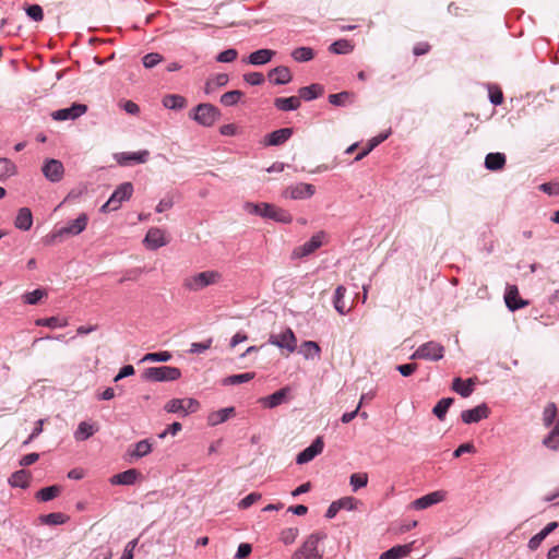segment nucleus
Segmentation results:
<instances>
[{
  "instance_id": "54",
  "label": "nucleus",
  "mask_w": 559,
  "mask_h": 559,
  "mask_svg": "<svg viewBox=\"0 0 559 559\" xmlns=\"http://www.w3.org/2000/svg\"><path fill=\"white\" fill-rule=\"evenodd\" d=\"M44 296L45 292L40 288H37L33 292L24 294L23 301L27 305H36Z\"/></svg>"
},
{
  "instance_id": "27",
  "label": "nucleus",
  "mask_w": 559,
  "mask_h": 559,
  "mask_svg": "<svg viewBox=\"0 0 559 559\" xmlns=\"http://www.w3.org/2000/svg\"><path fill=\"white\" fill-rule=\"evenodd\" d=\"M234 415H235V407L230 406V407L221 408L218 411L212 412L207 416V424L210 426H217L219 424L225 423Z\"/></svg>"
},
{
  "instance_id": "29",
  "label": "nucleus",
  "mask_w": 559,
  "mask_h": 559,
  "mask_svg": "<svg viewBox=\"0 0 559 559\" xmlns=\"http://www.w3.org/2000/svg\"><path fill=\"white\" fill-rule=\"evenodd\" d=\"M506 155L502 153H488L485 157V167L488 170L497 171L504 167Z\"/></svg>"
},
{
  "instance_id": "40",
  "label": "nucleus",
  "mask_w": 559,
  "mask_h": 559,
  "mask_svg": "<svg viewBox=\"0 0 559 559\" xmlns=\"http://www.w3.org/2000/svg\"><path fill=\"white\" fill-rule=\"evenodd\" d=\"M16 174L15 164L9 158L1 157L0 158V181H4L8 178L14 176Z\"/></svg>"
},
{
  "instance_id": "7",
  "label": "nucleus",
  "mask_w": 559,
  "mask_h": 559,
  "mask_svg": "<svg viewBox=\"0 0 559 559\" xmlns=\"http://www.w3.org/2000/svg\"><path fill=\"white\" fill-rule=\"evenodd\" d=\"M219 117V110L209 103L199 104L190 114V118L203 127H212Z\"/></svg>"
},
{
  "instance_id": "6",
  "label": "nucleus",
  "mask_w": 559,
  "mask_h": 559,
  "mask_svg": "<svg viewBox=\"0 0 559 559\" xmlns=\"http://www.w3.org/2000/svg\"><path fill=\"white\" fill-rule=\"evenodd\" d=\"M133 193V186L131 182H123L119 185L112 192L108 201L100 207V212L107 213L120 209L124 201H128Z\"/></svg>"
},
{
  "instance_id": "39",
  "label": "nucleus",
  "mask_w": 559,
  "mask_h": 559,
  "mask_svg": "<svg viewBox=\"0 0 559 559\" xmlns=\"http://www.w3.org/2000/svg\"><path fill=\"white\" fill-rule=\"evenodd\" d=\"M35 324L50 329L64 328L68 325V319H61L59 317L40 318L35 321Z\"/></svg>"
},
{
  "instance_id": "5",
  "label": "nucleus",
  "mask_w": 559,
  "mask_h": 559,
  "mask_svg": "<svg viewBox=\"0 0 559 559\" xmlns=\"http://www.w3.org/2000/svg\"><path fill=\"white\" fill-rule=\"evenodd\" d=\"M180 377V369L171 366L150 367L142 373V379L151 382L176 381Z\"/></svg>"
},
{
  "instance_id": "37",
  "label": "nucleus",
  "mask_w": 559,
  "mask_h": 559,
  "mask_svg": "<svg viewBox=\"0 0 559 559\" xmlns=\"http://www.w3.org/2000/svg\"><path fill=\"white\" fill-rule=\"evenodd\" d=\"M323 93V87L320 84H311L299 88V98L307 102L318 98Z\"/></svg>"
},
{
  "instance_id": "57",
  "label": "nucleus",
  "mask_w": 559,
  "mask_h": 559,
  "mask_svg": "<svg viewBox=\"0 0 559 559\" xmlns=\"http://www.w3.org/2000/svg\"><path fill=\"white\" fill-rule=\"evenodd\" d=\"M261 493L259 492H251L249 493L248 496H246L243 499H241L239 502H238V508L239 509H248L249 507H251L253 503H255L257 501H259L261 499Z\"/></svg>"
},
{
  "instance_id": "8",
  "label": "nucleus",
  "mask_w": 559,
  "mask_h": 559,
  "mask_svg": "<svg viewBox=\"0 0 559 559\" xmlns=\"http://www.w3.org/2000/svg\"><path fill=\"white\" fill-rule=\"evenodd\" d=\"M444 346L435 341L421 344L411 356V359L438 361L444 356Z\"/></svg>"
},
{
  "instance_id": "15",
  "label": "nucleus",
  "mask_w": 559,
  "mask_h": 559,
  "mask_svg": "<svg viewBox=\"0 0 559 559\" xmlns=\"http://www.w3.org/2000/svg\"><path fill=\"white\" fill-rule=\"evenodd\" d=\"M41 171L47 180L59 182L63 178L64 167L60 160L50 158L44 163Z\"/></svg>"
},
{
  "instance_id": "43",
  "label": "nucleus",
  "mask_w": 559,
  "mask_h": 559,
  "mask_svg": "<svg viewBox=\"0 0 559 559\" xmlns=\"http://www.w3.org/2000/svg\"><path fill=\"white\" fill-rule=\"evenodd\" d=\"M329 49L336 55H346L353 51L354 46L347 39H338L332 43Z\"/></svg>"
},
{
  "instance_id": "24",
  "label": "nucleus",
  "mask_w": 559,
  "mask_h": 559,
  "mask_svg": "<svg viewBox=\"0 0 559 559\" xmlns=\"http://www.w3.org/2000/svg\"><path fill=\"white\" fill-rule=\"evenodd\" d=\"M270 80L276 85H284L292 81L293 76L289 69L285 66H278L269 72Z\"/></svg>"
},
{
  "instance_id": "34",
  "label": "nucleus",
  "mask_w": 559,
  "mask_h": 559,
  "mask_svg": "<svg viewBox=\"0 0 559 559\" xmlns=\"http://www.w3.org/2000/svg\"><path fill=\"white\" fill-rule=\"evenodd\" d=\"M412 550V545H397L380 555V559H400L406 557Z\"/></svg>"
},
{
  "instance_id": "35",
  "label": "nucleus",
  "mask_w": 559,
  "mask_h": 559,
  "mask_svg": "<svg viewBox=\"0 0 559 559\" xmlns=\"http://www.w3.org/2000/svg\"><path fill=\"white\" fill-rule=\"evenodd\" d=\"M31 474L25 469L14 472L10 478L9 484L12 487L27 488L29 485Z\"/></svg>"
},
{
  "instance_id": "33",
  "label": "nucleus",
  "mask_w": 559,
  "mask_h": 559,
  "mask_svg": "<svg viewBox=\"0 0 559 559\" xmlns=\"http://www.w3.org/2000/svg\"><path fill=\"white\" fill-rule=\"evenodd\" d=\"M287 391V388L281 389L269 396L262 397L260 402L264 407L274 408L284 402Z\"/></svg>"
},
{
  "instance_id": "60",
  "label": "nucleus",
  "mask_w": 559,
  "mask_h": 559,
  "mask_svg": "<svg viewBox=\"0 0 559 559\" xmlns=\"http://www.w3.org/2000/svg\"><path fill=\"white\" fill-rule=\"evenodd\" d=\"M238 56V52L236 49H226L217 55L216 61L218 62H231L234 61Z\"/></svg>"
},
{
  "instance_id": "21",
  "label": "nucleus",
  "mask_w": 559,
  "mask_h": 559,
  "mask_svg": "<svg viewBox=\"0 0 559 559\" xmlns=\"http://www.w3.org/2000/svg\"><path fill=\"white\" fill-rule=\"evenodd\" d=\"M504 301L509 310L515 311L528 305L527 300L519 296V289L515 285H509L506 289Z\"/></svg>"
},
{
  "instance_id": "11",
  "label": "nucleus",
  "mask_w": 559,
  "mask_h": 559,
  "mask_svg": "<svg viewBox=\"0 0 559 559\" xmlns=\"http://www.w3.org/2000/svg\"><path fill=\"white\" fill-rule=\"evenodd\" d=\"M324 238H325V233L322 230L314 234L310 238V240L306 241L301 246L296 247L292 252V257L294 259H301L307 255H310L311 253H313L316 250H318L323 245Z\"/></svg>"
},
{
  "instance_id": "63",
  "label": "nucleus",
  "mask_w": 559,
  "mask_h": 559,
  "mask_svg": "<svg viewBox=\"0 0 559 559\" xmlns=\"http://www.w3.org/2000/svg\"><path fill=\"white\" fill-rule=\"evenodd\" d=\"M251 550H252V547L250 544L242 543L238 546L235 558L236 559H245L251 554Z\"/></svg>"
},
{
  "instance_id": "64",
  "label": "nucleus",
  "mask_w": 559,
  "mask_h": 559,
  "mask_svg": "<svg viewBox=\"0 0 559 559\" xmlns=\"http://www.w3.org/2000/svg\"><path fill=\"white\" fill-rule=\"evenodd\" d=\"M138 545V539L130 540L126 547L124 550L120 557V559H133V550Z\"/></svg>"
},
{
  "instance_id": "23",
  "label": "nucleus",
  "mask_w": 559,
  "mask_h": 559,
  "mask_svg": "<svg viewBox=\"0 0 559 559\" xmlns=\"http://www.w3.org/2000/svg\"><path fill=\"white\" fill-rule=\"evenodd\" d=\"M276 55V51L271 49H259L251 52L248 56L247 62L252 66H263L270 62L273 57Z\"/></svg>"
},
{
  "instance_id": "13",
  "label": "nucleus",
  "mask_w": 559,
  "mask_h": 559,
  "mask_svg": "<svg viewBox=\"0 0 559 559\" xmlns=\"http://www.w3.org/2000/svg\"><path fill=\"white\" fill-rule=\"evenodd\" d=\"M87 111L84 104L74 103L68 108H61L51 112V118L56 121L75 120Z\"/></svg>"
},
{
  "instance_id": "9",
  "label": "nucleus",
  "mask_w": 559,
  "mask_h": 559,
  "mask_svg": "<svg viewBox=\"0 0 559 559\" xmlns=\"http://www.w3.org/2000/svg\"><path fill=\"white\" fill-rule=\"evenodd\" d=\"M200 407V403L191 397L188 399H173L168 401L164 409L169 414H179L182 417L195 413Z\"/></svg>"
},
{
  "instance_id": "10",
  "label": "nucleus",
  "mask_w": 559,
  "mask_h": 559,
  "mask_svg": "<svg viewBox=\"0 0 559 559\" xmlns=\"http://www.w3.org/2000/svg\"><path fill=\"white\" fill-rule=\"evenodd\" d=\"M267 343L288 353H294L297 348V338L289 328L278 334H271Z\"/></svg>"
},
{
  "instance_id": "49",
  "label": "nucleus",
  "mask_w": 559,
  "mask_h": 559,
  "mask_svg": "<svg viewBox=\"0 0 559 559\" xmlns=\"http://www.w3.org/2000/svg\"><path fill=\"white\" fill-rule=\"evenodd\" d=\"M254 378V373L252 372H245L239 374H233L223 380V383L225 385H236L241 384L245 382H248Z\"/></svg>"
},
{
  "instance_id": "56",
  "label": "nucleus",
  "mask_w": 559,
  "mask_h": 559,
  "mask_svg": "<svg viewBox=\"0 0 559 559\" xmlns=\"http://www.w3.org/2000/svg\"><path fill=\"white\" fill-rule=\"evenodd\" d=\"M62 240H64V238L59 228L55 229L43 238L45 246H52L57 242H61Z\"/></svg>"
},
{
  "instance_id": "19",
  "label": "nucleus",
  "mask_w": 559,
  "mask_h": 559,
  "mask_svg": "<svg viewBox=\"0 0 559 559\" xmlns=\"http://www.w3.org/2000/svg\"><path fill=\"white\" fill-rule=\"evenodd\" d=\"M445 491L436 490L427 493L412 502V508L415 510H425L433 504L442 502L445 499Z\"/></svg>"
},
{
  "instance_id": "22",
  "label": "nucleus",
  "mask_w": 559,
  "mask_h": 559,
  "mask_svg": "<svg viewBox=\"0 0 559 559\" xmlns=\"http://www.w3.org/2000/svg\"><path fill=\"white\" fill-rule=\"evenodd\" d=\"M293 128H282L269 133L265 138V144L270 146H277L284 144L293 135Z\"/></svg>"
},
{
  "instance_id": "61",
  "label": "nucleus",
  "mask_w": 559,
  "mask_h": 559,
  "mask_svg": "<svg viewBox=\"0 0 559 559\" xmlns=\"http://www.w3.org/2000/svg\"><path fill=\"white\" fill-rule=\"evenodd\" d=\"M212 345V338H209L206 340L205 342H201V343H192L190 345V349H189V353L191 354H201L203 352H205L206 349H209Z\"/></svg>"
},
{
  "instance_id": "62",
  "label": "nucleus",
  "mask_w": 559,
  "mask_h": 559,
  "mask_svg": "<svg viewBox=\"0 0 559 559\" xmlns=\"http://www.w3.org/2000/svg\"><path fill=\"white\" fill-rule=\"evenodd\" d=\"M539 190L548 195L559 194V182H545L539 186Z\"/></svg>"
},
{
  "instance_id": "41",
  "label": "nucleus",
  "mask_w": 559,
  "mask_h": 559,
  "mask_svg": "<svg viewBox=\"0 0 559 559\" xmlns=\"http://www.w3.org/2000/svg\"><path fill=\"white\" fill-rule=\"evenodd\" d=\"M454 400L452 397H443L432 408L433 415L439 419L443 420L448 409L453 404Z\"/></svg>"
},
{
  "instance_id": "17",
  "label": "nucleus",
  "mask_w": 559,
  "mask_h": 559,
  "mask_svg": "<svg viewBox=\"0 0 559 559\" xmlns=\"http://www.w3.org/2000/svg\"><path fill=\"white\" fill-rule=\"evenodd\" d=\"M324 448V442L322 437H317L312 443L302 450L296 457L297 464H306L312 461L317 455L321 454Z\"/></svg>"
},
{
  "instance_id": "14",
  "label": "nucleus",
  "mask_w": 559,
  "mask_h": 559,
  "mask_svg": "<svg viewBox=\"0 0 559 559\" xmlns=\"http://www.w3.org/2000/svg\"><path fill=\"white\" fill-rule=\"evenodd\" d=\"M150 157L147 150L139 152H121L115 154L116 162L121 166L146 163Z\"/></svg>"
},
{
  "instance_id": "4",
  "label": "nucleus",
  "mask_w": 559,
  "mask_h": 559,
  "mask_svg": "<svg viewBox=\"0 0 559 559\" xmlns=\"http://www.w3.org/2000/svg\"><path fill=\"white\" fill-rule=\"evenodd\" d=\"M325 538L326 534L322 532L310 534L290 559H322L323 551L319 549V544Z\"/></svg>"
},
{
  "instance_id": "48",
  "label": "nucleus",
  "mask_w": 559,
  "mask_h": 559,
  "mask_svg": "<svg viewBox=\"0 0 559 559\" xmlns=\"http://www.w3.org/2000/svg\"><path fill=\"white\" fill-rule=\"evenodd\" d=\"M353 97L354 95L352 93L341 92L329 95V102L334 106H346L353 100Z\"/></svg>"
},
{
  "instance_id": "47",
  "label": "nucleus",
  "mask_w": 559,
  "mask_h": 559,
  "mask_svg": "<svg viewBox=\"0 0 559 559\" xmlns=\"http://www.w3.org/2000/svg\"><path fill=\"white\" fill-rule=\"evenodd\" d=\"M301 354L305 356V358H313L316 356H319L320 355V346L318 345V343L313 342V341H305L302 344H301Z\"/></svg>"
},
{
  "instance_id": "2",
  "label": "nucleus",
  "mask_w": 559,
  "mask_h": 559,
  "mask_svg": "<svg viewBox=\"0 0 559 559\" xmlns=\"http://www.w3.org/2000/svg\"><path fill=\"white\" fill-rule=\"evenodd\" d=\"M223 276L218 271L207 270L183 280L182 286L189 292H200L209 286L216 285L222 281Z\"/></svg>"
},
{
  "instance_id": "51",
  "label": "nucleus",
  "mask_w": 559,
  "mask_h": 559,
  "mask_svg": "<svg viewBox=\"0 0 559 559\" xmlns=\"http://www.w3.org/2000/svg\"><path fill=\"white\" fill-rule=\"evenodd\" d=\"M349 484L353 491H357L358 489L367 486L368 475L366 473H354L350 475Z\"/></svg>"
},
{
  "instance_id": "31",
  "label": "nucleus",
  "mask_w": 559,
  "mask_h": 559,
  "mask_svg": "<svg viewBox=\"0 0 559 559\" xmlns=\"http://www.w3.org/2000/svg\"><path fill=\"white\" fill-rule=\"evenodd\" d=\"M346 294V288L343 285L336 287L334 297H333V306L335 310L344 316L349 312L350 308L346 306L344 297Z\"/></svg>"
},
{
  "instance_id": "18",
  "label": "nucleus",
  "mask_w": 559,
  "mask_h": 559,
  "mask_svg": "<svg viewBox=\"0 0 559 559\" xmlns=\"http://www.w3.org/2000/svg\"><path fill=\"white\" fill-rule=\"evenodd\" d=\"M87 223L88 216L85 213H81L75 219L69 222L66 226H62L59 229L66 239L67 237L80 235L85 230Z\"/></svg>"
},
{
  "instance_id": "36",
  "label": "nucleus",
  "mask_w": 559,
  "mask_h": 559,
  "mask_svg": "<svg viewBox=\"0 0 559 559\" xmlns=\"http://www.w3.org/2000/svg\"><path fill=\"white\" fill-rule=\"evenodd\" d=\"M62 487L59 485H52L49 487L41 488L38 490L35 495L36 499L43 502L50 501L59 496L61 492Z\"/></svg>"
},
{
  "instance_id": "26",
  "label": "nucleus",
  "mask_w": 559,
  "mask_h": 559,
  "mask_svg": "<svg viewBox=\"0 0 559 559\" xmlns=\"http://www.w3.org/2000/svg\"><path fill=\"white\" fill-rule=\"evenodd\" d=\"M475 381L469 378L462 380L461 378H454L452 382V390L460 394L462 397H468L474 392Z\"/></svg>"
},
{
  "instance_id": "32",
  "label": "nucleus",
  "mask_w": 559,
  "mask_h": 559,
  "mask_svg": "<svg viewBox=\"0 0 559 559\" xmlns=\"http://www.w3.org/2000/svg\"><path fill=\"white\" fill-rule=\"evenodd\" d=\"M98 430V427L94 424L87 423V421H81L74 431V439L76 441H84L87 440L90 437H92L96 431Z\"/></svg>"
},
{
  "instance_id": "50",
  "label": "nucleus",
  "mask_w": 559,
  "mask_h": 559,
  "mask_svg": "<svg viewBox=\"0 0 559 559\" xmlns=\"http://www.w3.org/2000/svg\"><path fill=\"white\" fill-rule=\"evenodd\" d=\"M243 93L239 90L229 91L221 96V103L227 107L234 106L241 99Z\"/></svg>"
},
{
  "instance_id": "55",
  "label": "nucleus",
  "mask_w": 559,
  "mask_h": 559,
  "mask_svg": "<svg viewBox=\"0 0 559 559\" xmlns=\"http://www.w3.org/2000/svg\"><path fill=\"white\" fill-rule=\"evenodd\" d=\"M298 534H299V531L296 527L286 528L281 533V540L285 545H290L296 540Z\"/></svg>"
},
{
  "instance_id": "52",
  "label": "nucleus",
  "mask_w": 559,
  "mask_h": 559,
  "mask_svg": "<svg viewBox=\"0 0 559 559\" xmlns=\"http://www.w3.org/2000/svg\"><path fill=\"white\" fill-rule=\"evenodd\" d=\"M171 357H173V355L169 352L164 350V352H157V353H148L143 356L141 361L142 362H146V361L166 362V361H169L171 359Z\"/></svg>"
},
{
  "instance_id": "59",
  "label": "nucleus",
  "mask_w": 559,
  "mask_h": 559,
  "mask_svg": "<svg viewBox=\"0 0 559 559\" xmlns=\"http://www.w3.org/2000/svg\"><path fill=\"white\" fill-rule=\"evenodd\" d=\"M243 80L248 84L257 86L264 82V75L261 72H250L243 75Z\"/></svg>"
},
{
  "instance_id": "20",
  "label": "nucleus",
  "mask_w": 559,
  "mask_h": 559,
  "mask_svg": "<svg viewBox=\"0 0 559 559\" xmlns=\"http://www.w3.org/2000/svg\"><path fill=\"white\" fill-rule=\"evenodd\" d=\"M146 248L151 250H157L168 243L165 231L160 228H150L144 238Z\"/></svg>"
},
{
  "instance_id": "16",
  "label": "nucleus",
  "mask_w": 559,
  "mask_h": 559,
  "mask_svg": "<svg viewBox=\"0 0 559 559\" xmlns=\"http://www.w3.org/2000/svg\"><path fill=\"white\" fill-rule=\"evenodd\" d=\"M490 414V409L486 403H481L474 408L465 409L461 413V419L464 424H476L486 419Z\"/></svg>"
},
{
  "instance_id": "25",
  "label": "nucleus",
  "mask_w": 559,
  "mask_h": 559,
  "mask_svg": "<svg viewBox=\"0 0 559 559\" xmlns=\"http://www.w3.org/2000/svg\"><path fill=\"white\" fill-rule=\"evenodd\" d=\"M33 225V214L28 207H21L14 219V226L23 231L29 230Z\"/></svg>"
},
{
  "instance_id": "45",
  "label": "nucleus",
  "mask_w": 559,
  "mask_h": 559,
  "mask_svg": "<svg viewBox=\"0 0 559 559\" xmlns=\"http://www.w3.org/2000/svg\"><path fill=\"white\" fill-rule=\"evenodd\" d=\"M292 57L297 62H307L313 59L314 52L310 47H299L293 50Z\"/></svg>"
},
{
  "instance_id": "46",
  "label": "nucleus",
  "mask_w": 559,
  "mask_h": 559,
  "mask_svg": "<svg viewBox=\"0 0 559 559\" xmlns=\"http://www.w3.org/2000/svg\"><path fill=\"white\" fill-rule=\"evenodd\" d=\"M228 75L225 73L216 74L205 84V93H211L215 87L225 86L228 83Z\"/></svg>"
},
{
  "instance_id": "38",
  "label": "nucleus",
  "mask_w": 559,
  "mask_h": 559,
  "mask_svg": "<svg viewBox=\"0 0 559 559\" xmlns=\"http://www.w3.org/2000/svg\"><path fill=\"white\" fill-rule=\"evenodd\" d=\"M186 98L181 95L169 94L163 98V105L167 109L180 110L186 106Z\"/></svg>"
},
{
  "instance_id": "12",
  "label": "nucleus",
  "mask_w": 559,
  "mask_h": 559,
  "mask_svg": "<svg viewBox=\"0 0 559 559\" xmlns=\"http://www.w3.org/2000/svg\"><path fill=\"white\" fill-rule=\"evenodd\" d=\"M316 192V188L311 183L298 182L296 185L287 187L283 197L292 200H304L311 198Z\"/></svg>"
},
{
  "instance_id": "53",
  "label": "nucleus",
  "mask_w": 559,
  "mask_h": 559,
  "mask_svg": "<svg viewBox=\"0 0 559 559\" xmlns=\"http://www.w3.org/2000/svg\"><path fill=\"white\" fill-rule=\"evenodd\" d=\"M162 61H163V57L158 52H150V53H146L142 58L143 66L146 69H153Z\"/></svg>"
},
{
  "instance_id": "1",
  "label": "nucleus",
  "mask_w": 559,
  "mask_h": 559,
  "mask_svg": "<svg viewBox=\"0 0 559 559\" xmlns=\"http://www.w3.org/2000/svg\"><path fill=\"white\" fill-rule=\"evenodd\" d=\"M245 209L249 214L272 219L276 223L289 224L293 221V216L288 211L271 203H247Z\"/></svg>"
},
{
  "instance_id": "58",
  "label": "nucleus",
  "mask_w": 559,
  "mask_h": 559,
  "mask_svg": "<svg viewBox=\"0 0 559 559\" xmlns=\"http://www.w3.org/2000/svg\"><path fill=\"white\" fill-rule=\"evenodd\" d=\"M26 14L34 21L39 22L44 17L43 9L38 4L28 5L26 9Z\"/></svg>"
},
{
  "instance_id": "28",
  "label": "nucleus",
  "mask_w": 559,
  "mask_h": 559,
  "mask_svg": "<svg viewBox=\"0 0 559 559\" xmlns=\"http://www.w3.org/2000/svg\"><path fill=\"white\" fill-rule=\"evenodd\" d=\"M139 476V472L136 469H127L122 473L116 474L110 478V483L112 485H124L130 486L133 485Z\"/></svg>"
},
{
  "instance_id": "3",
  "label": "nucleus",
  "mask_w": 559,
  "mask_h": 559,
  "mask_svg": "<svg viewBox=\"0 0 559 559\" xmlns=\"http://www.w3.org/2000/svg\"><path fill=\"white\" fill-rule=\"evenodd\" d=\"M546 427L554 425L550 433L544 439V444L551 450H559V412L555 403H548L543 412Z\"/></svg>"
},
{
  "instance_id": "42",
  "label": "nucleus",
  "mask_w": 559,
  "mask_h": 559,
  "mask_svg": "<svg viewBox=\"0 0 559 559\" xmlns=\"http://www.w3.org/2000/svg\"><path fill=\"white\" fill-rule=\"evenodd\" d=\"M40 522L46 525H61L68 522L69 516L61 512H52L49 514L40 515Z\"/></svg>"
},
{
  "instance_id": "44",
  "label": "nucleus",
  "mask_w": 559,
  "mask_h": 559,
  "mask_svg": "<svg viewBox=\"0 0 559 559\" xmlns=\"http://www.w3.org/2000/svg\"><path fill=\"white\" fill-rule=\"evenodd\" d=\"M152 451V444L147 439L141 440L134 444V449L130 451V455L135 459L143 457Z\"/></svg>"
},
{
  "instance_id": "30",
  "label": "nucleus",
  "mask_w": 559,
  "mask_h": 559,
  "mask_svg": "<svg viewBox=\"0 0 559 559\" xmlns=\"http://www.w3.org/2000/svg\"><path fill=\"white\" fill-rule=\"evenodd\" d=\"M274 106L282 111H293L299 108L300 98L297 96L278 97L275 98Z\"/></svg>"
}]
</instances>
